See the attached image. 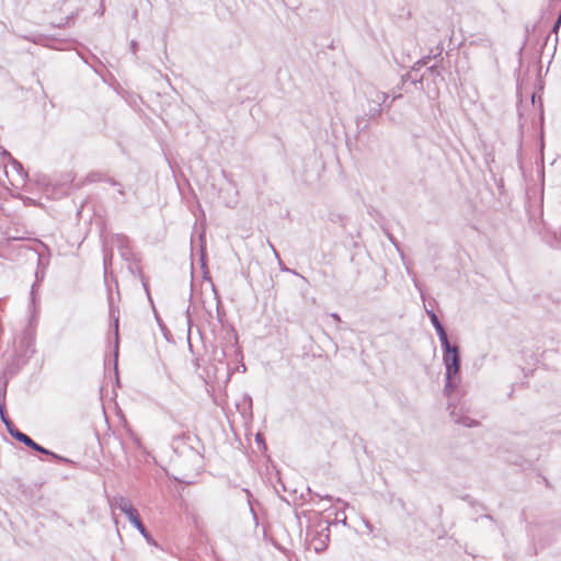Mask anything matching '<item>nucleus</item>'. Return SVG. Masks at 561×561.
I'll list each match as a JSON object with an SVG mask.
<instances>
[{
	"instance_id": "nucleus-1",
	"label": "nucleus",
	"mask_w": 561,
	"mask_h": 561,
	"mask_svg": "<svg viewBox=\"0 0 561 561\" xmlns=\"http://www.w3.org/2000/svg\"><path fill=\"white\" fill-rule=\"evenodd\" d=\"M111 504L112 506L119 510L123 514L126 515V517L133 524V526L137 528V530L149 543L152 542V538L150 537L149 533L144 526L137 510L134 507V505L128 499L124 496H117L113 499Z\"/></svg>"
},
{
	"instance_id": "nucleus-2",
	"label": "nucleus",
	"mask_w": 561,
	"mask_h": 561,
	"mask_svg": "<svg viewBox=\"0 0 561 561\" xmlns=\"http://www.w3.org/2000/svg\"><path fill=\"white\" fill-rule=\"evenodd\" d=\"M443 348V364L445 377L458 376L460 371V351L458 345L450 344L448 337L439 341Z\"/></svg>"
},
{
	"instance_id": "nucleus-3",
	"label": "nucleus",
	"mask_w": 561,
	"mask_h": 561,
	"mask_svg": "<svg viewBox=\"0 0 561 561\" xmlns=\"http://www.w3.org/2000/svg\"><path fill=\"white\" fill-rule=\"evenodd\" d=\"M4 169L7 178L12 185L21 184L27 178V173L24 171L22 163L15 158H10L9 162H4Z\"/></svg>"
},
{
	"instance_id": "nucleus-4",
	"label": "nucleus",
	"mask_w": 561,
	"mask_h": 561,
	"mask_svg": "<svg viewBox=\"0 0 561 561\" xmlns=\"http://www.w3.org/2000/svg\"><path fill=\"white\" fill-rule=\"evenodd\" d=\"M13 438L19 440L20 443H23L25 446L30 447L31 449H33L37 453L51 456L53 458H55L57 460L68 461L66 458L53 453L51 450L44 448L43 446H41L39 444L34 442L28 435L24 434L21 431H15L13 434Z\"/></svg>"
},
{
	"instance_id": "nucleus-5",
	"label": "nucleus",
	"mask_w": 561,
	"mask_h": 561,
	"mask_svg": "<svg viewBox=\"0 0 561 561\" xmlns=\"http://www.w3.org/2000/svg\"><path fill=\"white\" fill-rule=\"evenodd\" d=\"M330 539V528L329 525L323 527L316 537L312 538L313 548L317 552L323 551Z\"/></svg>"
},
{
	"instance_id": "nucleus-6",
	"label": "nucleus",
	"mask_w": 561,
	"mask_h": 561,
	"mask_svg": "<svg viewBox=\"0 0 561 561\" xmlns=\"http://www.w3.org/2000/svg\"><path fill=\"white\" fill-rule=\"evenodd\" d=\"M366 95L369 104H383L388 99V94L386 92L379 91L374 85H369L367 88Z\"/></svg>"
},
{
	"instance_id": "nucleus-7",
	"label": "nucleus",
	"mask_w": 561,
	"mask_h": 561,
	"mask_svg": "<svg viewBox=\"0 0 561 561\" xmlns=\"http://www.w3.org/2000/svg\"><path fill=\"white\" fill-rule=\"evenodd\" d=\"M426 313H427V316L438 335L439 341L447 339L448 337L447 332H446L445 328L443 327V324L440 323L437 314L432 309H427Z\"/></svg>"
},
{
	"instance_id": "nucleus-8",
	"label": "nucleus",
	"mask_w": 561,
	"mask_h": 561,
	"mask_svg": "<svg viewBox=\"0 0 561 561\" xmlns=\"http://www.w3.org/2000/svg\"><path fill=\"white\" fill-rule=\"evenodd\" d=\"M459 381L457 380V376L445 377V386H444V394L446 397H450L453 392L457 389Z\"/></svg>"
},
{
	"instance_id": "nucleus-9",
	"label": "nucleus",
	"mask_w": 561,
	"mask_h": 561,
	"mask_svg": "<svg viewBox=\"0 0 561 561\" xmlns=\"http://www.w3.org/2000/svg\"><path fill=\"white\" fill-rule=\"evenodd\" d=\"M192 437L187 434H182L173 439L172 446L175 451L180 449V444L184 442H190Z\"/></svg>"
},
{
	"instance_id": "nucleus-10",
	"label": "nucleus",
	"mask_w": 561,
	"mask_h": 561,
	"mask_svg": "<svg viewBox=\"0 0 561 561\" xmlns=\"http://www.w3.org/2000/svg\"><path fill=\"white\" fill-rule=\"evenodd\" d=\"M381 105L382 104H369L368 114L371 117L379 115L382 111Z\"/></svg>"
},
{
	"instance_id": "nucleus-11",
	"label": "nucleus",
	"mask_w": 561,
	"mask_h": 561,
	"mask_svg": "<svg viewBox=\"0 0 561 561\" xmlns=\"http://www.w3.org/2000/svg\"><path fill=\"white\" fill-rule=\"evenodd\" d=\"M456 422H459V423H462L465 426L467 427H473V426H477L478 425V422L474 421V420H471L469 417H466L463 420H457Z\"/></svg>"
},
{
	"instance_id": "nucleus-12",
	"label": "nucleus",
	"mask_w": 561,
	"mask_h": 561,
	"mask_svg": "<svg viewBox=\"0 0 561 561\" xmlns=\"http://www.w3.org/2000/svg\"><path fill=\"white\" fill-rule=\"evenodd\" d=\"M0 157L2 159L7 160L8 162L10 161V158H13L11 156V153L8 150H5L4 148H2L1 146H0Z\"/></svg>"
},
{
	"instance_id": "nucleus-13",
	"label": "nucleus",
	"mask_w": 561,
	"mask_h": 561,
	"mask_svg": "<svg viewBox=\"0 0 561 561\" xmlns=\"http://www.w3.org/2000/svg\"><path fill=\"white\" fill-rule=\"evenodd\" d=\"M0 417L2 423H4V420H10V417L4 412V403L0 404Z\"/></svg>"
},
{
	"instance_id": "nucleus-14",
	"label": "nucleus",
	"mask_w": 561,
	"mask_h": 561,
	"mask_svg": "<svg viewBox=\"0 0 561 561\" xmlns=\"http://www.w3.org/2000/svg\"><path fill=\"white\" fill-rule=\"evenodd\" d=\"M114 325H115L116 347H117L118 346V318H115Z\"/></svg>"
},
{
	"instance_id": "nucleus-15",
	"label": "nucleus",
	"mask_w": 561,
	"mask_h": 561,
	"mask_svg": "<svg viewBox=\"0 0 561 561\" xmlns=\"http://www.w3.org/2000/svg\"><path fill=\"white\" fill-rule=\"evenodd\" d=\"M244 492L247 493L249 504H251V501H250L251 493H250V491L245 489V490H244ZM250 511H251V513L253 514V516H254V518H255L256 516H255V514H254V511H253L252 505H250Z\"/></svg>"
},
{
	"instance_id": "nucleus-16",
	"label": "nucleus",
	"mask_w": 561,
	"mask_h": 561,
	"mask_svg": "<svg viewBox=\"0 0 561 561\" xmlns=\"http://www.w3.org/2000/svg\"><path fill=\"white\" fill-rule=\"evenodd\" d=\"M35 289H36V284H33V286H32V290H31V300H32V304H35Z\"/></svg>"
},
{
	"instance_id": "nucleus-17",
	"label": "nucleus",
	"mask_w": 561,
	"mask_h": 561,
	"mask_svg": "<svg viewBox=\"0 0 561 561\" xmlns=\"http://www.w3.org/2000/svg\"><path fill=\"white\" fill-rule=\"evenodd\" d=\"M278 262H279V266H280V270H282V271H284V272H291V273H294V274H297L295 271H291V270H289L288 267H285V265H282V261H280V259L278 260Z\"/></svg>"
},
{
	"instance_id": "nucleus-18",
	"label": "nucleus",
	"mask_w": 561,
	"mask_h": 561,
	"mask_svg": "<svg viewBox=\"0 0 561 561\" xmlns=\"http://www.w3.org/2000/svg\"><path fill=\"white\" fill-rule=\"evenodd\" d=\"M268 245H270V249H272V250H273V253H274V255L276 256V259H277V260H279V254H278V252L276 251V249L274 248V245H273L271 242H268Z\"/></svg>"
},
{
	"instance_id": "nucleus-19",
	"label": "nucleus",
	"mask_w": 561,
	"mask_h": 561,
	"mask_svg": "<svg viewBox=\"0 0 561 561\" xmlns=\"http://www.w3.org/2000/svg\"><path fill=\"white\" fill-rule=\"evenodd\" d=\"M330 317H331L332 319H334L336 322H341V318H340V316H339L336 312H332V313L330 314Z\"/></svg>"
},
{
	"instance_id": "nucleus-20",
	"label": "nucleus",
	"mask_w": 561,
	"mask_h": 561,
	"mask_svg": "<svg viewBox=\"0 0 561 561\" xmlns=\"http://www.w3.org/2000/svg\"><path fill=\"white\" fill-rule=\"evenodd\" d=\"M8 433L13 437V434L15 431H19L15 425L13 424L10 428L7 430Z\"/></svg>"
},
{
	"instance_id": "nucleus-21",
	"label": "nucleus",
	"mask_w": 561,
	"mask_h": 561,
	"mask_svg": "<svg viewBox=\"0 0 561 561\" xmlns=\"http://www.w3.org/2000/svg\"><path fill=\"white\" fill-rule=\"evenodd\" d=\"M130 48H131L133 53L135 54L136 49H137V43L135 41H131Z\"/></svg>"
},
{
	"instance_id": "nucleus-22",
	"label": "nucleus",
	"mask_w": 561,
	"mask_h": 561,
	"mask_svg": "<svg viewBox=\"0 0 561 561\" xmlns=\"http://www.w3.org/2000/svg\"><path fill=\"white\" fill-rule=\"evenodd\" d=\"M3 424L5 425V427L8 430V428H10L13 425V422L11 420H4Z\"/></svg>"
},
{
	"instance_id": "nucleus-23",
	"label": "nucleus",
	"mask_w": 561,
	"mask_h": 561,
	"mask_svg": "<svg viewBox=\"0 0 561 561\" xmlns=\"http://www.w3.org/2000/svg\"><path fill=\"white\" fill-rule=\"evenodd\" d=\"M117 241L119 242H126L127 241V238L125 236H117Z\"/></svg>"
},
{
	"instance_id": "nucleus-24",
	"label": "nucleus",
	"mask_w": 561,
	"mask_h": 561,
	"mask_svg": "<svg viewBox=\"0 0 561 561\" xmlns=\"http://www.w3.org/2000/svg\"><path fill=\"white\" fill-rule=\"evenodd\" d=\"M256 440H257V442H261V440H262V436H261V434H256Z\"/></svg>"
},
{
	"instance_id": "nucleus-25",
	"label": "nucleus",
	"mask_w": 561,
	"mask_h": 561,
	"mask_svg": "<svg viewBox=\"0 0 561 561\" xmlns=\"http://www.w3.org/2000/svg\"><path fill=\"white\" fill-rule=\"evenodd\" d=\"M118 194L124 195V191L122 188H119Z\"/></svg>"
},
{
	"instance_id": "nucleus-26",
	"label": "nucleus",
	"mask_w": 561,
	"mask_h": 561,
	"mask_svg": "<svg viewBox=\"0 0 561 561\" xmlns=\"http://www.w3.org/2000/svg\"><path fill=\"white\" fill-rule=\"evenodd\" d=\"M390 241H392V243L397 247V243L394 242L392 237H390Z\"/></svg>"
},
{
	"instance_id": "nucleus-27",
	"label": "nucleus",
	"mask_w": 561,
	"mask_h": 561,
	"mask_svg": "<svg viewBox=\"0 0 561 561\" xmlns=\"http://www.w3.org/2000/svg\"><path fill=\"white\" fill-rule=\"evenodd\" d=\"M398 98H401V94H398V95L393 96V100H396Z\"/></svg>"
},
{
	"instance_id": "nucleus-28",
	"label": "nucleus",
	"mask_w": 561,
	"mask_h": 561,
	"mask_svg": "<svg viewBox=\"0 0 561 561\" xmlns=\"http://www.w3.org/2000/svg\"><path fill=\"white\" fill-rule=\"evenodd\" d=\"M435 68H436L435 66H432V67L430 68V70H431V71H434V69H435Z\"/></svg>"
}]
</instances>
